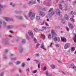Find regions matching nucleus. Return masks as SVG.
I'll return each mask as SVG.
<instances>
[{"label": "nucleus", "instance_id": "f257e3e1", "mask_svg": "<svg viewBox=\"0 0 76 76\" xmlns=\"http://www.w3.org/2000/svg\"><path fill=\"white\" fill-rule=\"evenodd\" d=\"M28 35H29L30 36H31L32 38H34V35L33 33L31 31H29L28 33H26V39H28V40H29V39H30V38L28 36Z\"/></svg>", "mask_w": 76, "mask_h": 76}, {"label": "nucleus", "instance_id": "ea45409f", "mask_svg": "<svg viewBox=\"0 0 76 76\" xmlns=\"http://www.w3.org/2000/svg\"><path fill=\"white\" fill-rule=\"evenodd\" d=\"M60 3H64V1L63 0V1H60Z\"/></svg>", "mask_w": 76, "mask_h": 76}, {"label": "nucleus", "instance_id": "338daca9", "mask_svg": "<svg viewBox=\"0 0 76 76\" xmlns=\"http://www.w3.org/2000/svg\"><path fill=\"white\" fill-rule=\"evenodd\" d=\"M4 57L5 58H6V56L4 55Z\"/></svg>", "mask_w": 76, "mask_h": 76}, {"label": "nucleus", "instance_id": "6ab92c4d", "mask_svg": "<svg viewBox=\"0 0 76 76\" xmlns=\"http://www.w3.org/2000/svg\"><path fill=\"white\" fill-rule=\"evenodd\" d=\"M58 6L59 9H61V10H62V9H63V7H62V5H61V4H59L58 5Z\"/></svg>", "mask_w": 76, "mask_h": 76}, {"label": "nucleus", "instance_id": "f704fd0d", "mask_svg": "<svg viewBox=\"0 0 76 76\" xmlns=\"http://www.w3.org/2000/svg\"><path fill=\"white\" fill-rule=\"evenodd\" d=\"M26 42V40L23 39L22 41V42L24 44Z\"/></svg>", "mask_w": 76, "mask_h": 76}, {"label": "nucleus", "instance_id": "7c9ffc66", "mask_svg": "<svg viewBox=\"0 0 76 76\" xmlns=\"http://www.w3.org/2000/svg\"><path fill=\"white\" fill-rule=\"evenodd\" d=\"M8 52V50L5 49L4 50V53L5 54H6Z\"/></svg>", "mask_w": 76, "mask_h": 76}, {"label": "nucleus", "instance_id": "6e6d98bb", "mask_svg": "<svg viewBox=\"0 0 76 76\" xmlns=\"http://www.w3.org/2000/svg\"><path fill=\"white\" fill-rule=\"evenodd\" d=\"M36 56H38V57H39V53L36 54Z\"/></svg>", "mask_w": 76, "mask_h": 76}, {"label": "nucleus", "instance_id": "864d4df0", "mask_svg": "<svg viewBox=\"0 0 76 76\" xmlns=\"http://www.w3.org/2000/svg\"><path fill=\"white\" fill-rule=\"evenodd\" d=\"M18 11H17V10H15V13H16V14H18Z\"/></svg>", "mask_w": 76, "mask_h": 76}, {"label": "nucleus", "instance_id": "a878e982", "mask_svg": "<svg viewBox=\"0 0 76 76\" xmlns=\"http://www.w3.org/2000/svg\"><path fill=\"white\" fill-rule=\"evenodd\" d=\"M10 6H12V7H14V6H15V4H13V3L12 2L10 3Z\"/></svg>", "mask_w": 76, "mask_h": 76}, {"label": "nucleus", "instance_id": "0eeeda50", "mask_svg": "<svg viewBox=\"0 0 76 76\" xmlns=\"http://www.w3.org/2000/svg\"><path fill=\"white\" fill-rule=\"evenodd\" d=\"M70 67H69V68H72V69H74V70H76V66H75L74 65V64H70Z\"/></svg>", "mask_w": 76, "mask_h": 76}, {"label": "nucleus", "instance_id": "c85d7f7f", "mask_svg": "<svg viewBox=\"0 0 76 76\" xmlns=\"http://www.w3.org/2000/svg\"><path fill=\"white\" fill-rule=\"evenodd\" d=\"M45 75H46V76H48V71H46L45 73Z\"/></svg>", "mask_w": 76, "mask_h": 76}, {"label": "nucleus", "instance_id": "8fccbe9b", "mask_svg": "<svg viewBox=\"0 0 76 76\" xmlns=\"http://www.w3.org/2000/svg\"><path fill=\"white\" fill-rule=\"evenodd\" d=\"M62 22L63 23H65V21L62 19Z\"/></svg>", "mask_w": 76, "mask_h": 76}, {"label": "nucleus", "instance_id": "72a5a7b5", "mask_svg": "<svg viewBox=\"0 0 76 76\" xmlns=\"http://www.w3.org/2000/svg\"><path fill=\"white\" fill-rule=\"evenodd\" d=\"M3 5H1V4H0V10H1V9H2V8H3Z\"/></svg>", "mask_w": 76, "mask_h": 76}, {"label": "nucleus", "instance_id": "c756f323", "mask_svg": "<svg viewBox=\"0 0 76 76\" xmlns=\"http://www.w3.org/2000/svg\"><path fill=\"white\" fill-rule=\"evenodd\" d=\"M31 4H35V1H31Z\"/></svg>", "mask_w": 76, "mask_h": 76}, {"label": "nucleus", "instance_id": "393cba45", "mask_svg": "<svg viewBox=\"0 0 76 76\" xmlns=\"http://www.w3.org/2000/svg\"><path fill=\"white\" fill-rule=\"evenodd\" d=\"M6 41L5 42V44L6 45H7L9 43V41H8V40H6Z\"/></svg>", "mask_w": 76, "mask_h": 76}, {"label": "nucleus", "instance_id": "4c0bfd02", "mask_svg": "<svg viewBox=\"0 0 76 76\" xmlns=\"http://www.w3.org/2000/svg\"><path fill=\"white\" fill-rule=\"evenodd\" d=\"M37 72V70H35L32 72L33 73H36Z\"/></svg>", "mask_w": 76, "mask_h": 76}, {"label": "nucleus", "instance_id": "09e8293b", "mask_svg": "<svg viewBox=\"0 0 76 76\" xmlns=\"http://www.w3.org/2000/svg\"><path fill=\"white\" fill-rule=\"evenodd\" d=\"M66 29L67 31H68V32H69V28H68V27H66Z\"/></svg>", "mask_w": 76, "mask_h": 76}, {"label": "nucleus", "instance_id": "4468645a", "mask_svg": "<svg viewBox=\"0 0 76 76\" xmlns=\"http://www.w3.org/2000/svg\"><path fill=\"white\" fill-rule=\"evenodd\" d=\"M19 50L20 53H22V52H23V49L20 48H19Z\"/></svg>", "mask_w": 76, "mask_h": 76}, {"label": "nucleus", "instance_id": "7ed1b4c3", "mask_svg": "<svg viewBox=\"0 0 76 76\" xmlns=\"http://www.w3.org/2000/svg\"><path fill=\"white\" fill-rule=\"evenodd\" d=\"M54 38L53 37V38L54 41H55V42H57V41H58V42L60 41V38L59 37H56L54 36Z\"/></svg>", "mask_w": 76, "mask_h": 76}, {"label": "nucleus", "instance_id": "69168bd1", "mask_svg": "<svg viewBox=\"0 0 76 76\" xmlns=\"http://www.w3.org/2000/svg\"><path fill=\"white\" fill-rule=\"evenodd\" d=\"M28 3L29 4H31V1H29V2H28Z\"/></svg>", "mask_w": 76, "mask_h": 76}, {"label": "nucleus", "instance_id": "b1692460", "mask_svg": "<svg viewBox=\"0 0 76 76\" xmlns=\"http://www.w3.org/2000/svg\"><path fill=\"white\" fill-rule=\"evenodd\" d=\"M57 12H58V15H60V10H57Z\"/></svg>", "mask_w": 76, "mask_h": 76}, {"label": "nucleus", "instance_id": "603ef678", "mask_svg": "<svg viewBox=\"0 0 76 76\" xmlns=\"http://www.w3.org/2000/svg\"><path fill=\"white\" fill-rule=\"evenodd\" d=\"M54 14V12L53 11L51 12V15H53Z\"/></svg>", "mask_w": 76, "mask_h": 76}, {"label": "nucleus", "instance_id": "39448f33", "mask_svg": "<svg viewBox=\"0 0 76 76\" xmlns=\"http://www.w3.org/2000/svg\"><path fill=\"white\" fill-rule=\"evenodd\" d=\"M5 20L7 22H8V21H13V19L10 17L6 18Z\"/></svg>", "mask_w": 76, "mask_h": 76}, {"label": "nucleus", "instance_id": "cd10ccee", "mask_svg": "<svg viewBox=\"0 0 76 76\" xmlns=\"http://www.w3.org/2000/svg\"><path fill=\"white\" fill-rule=\"evenodd\" d=\"M36 18L37 20H39V19H40V17L39 16H37L36 17Z\"/></svg>", "mask_w": 76, "mask_h": 76}, {"label": "nucleus", "instance_id": "1a4fd4ad", "mask_svg": "<svg viewBox=\"0 0 76 76\" xmlns=\"http://www.w3.org/2000/svg\"><path fill=\"white\" fill-rule=\"evenodd\" d=\"M61 40H62V41L64 42H66V38L64 37H61Z\"/></svg>", "mask_w": 76, "mask_h": 76}, {"label": "nucleus", "instance_id": "f3484780", "mask_svg": "<svg viewBox=\"0 0 76 76\" xmlns=\"http://www.w3.org/2000/svg\"><path fill=\"white\" fill-rule=\"evenodd\" d=\"M75 50V47H72L71 49V51L72 52L74 51Z\"/></svg>", "mask_w": 76, "mask_h": 76}, {"label": "nucleus", "instance_id": "3c124183", "mask_svg": "<svg viewBox=\"0 0 76 76\" xmlns=\"http://www.w3.org/2000/svg\"><path fill=\"white\" fill-rule=\"evenodd\" d=\"M40 64H41V63H39V64H38V67L39 69L40 68Z\"/></svg>", "mask_w": 76, "mask_h": 76}, {"label": "nucleus", "instance_id": "a211bd4d", "mask_svg": "<svg viewBox=\"0 0 76 76\" xmlns=\"http://www.w3.org/2000/svg\"><path fill=\"white\" fill-rule=\"evenodd\" d=\"M33 39L34 41L35 42V43H37V40L36 39L35 37H34Z\"/></svg>", "mask_w": 76, "mask_h": 76}, {"label": "nucleus", "instance_id": "5fc2aeb1", "mask_svg": "<svg viewBox=\"0 0 76 76\" xmlns=\"http://www.w3.org/2000/svg\"><path fill=\"white\" fill-rule=\"evenodd\" d=\"M47 69V67L46 66H45L44 67V69H43V70H45Z\"/></svg>", "mask_w": 76, "mask_h": 76}, {"label": "nucleus", "instance_id": "9d476101", "mask_svg": "<svg viewBox=\"0 0 76 76\" xmlns=\"http://www.w3.org/2000/svg\"><path fill=\"white\" fill-rule=\"evenodd\" d=\"M64 17L65 19H66V20H69V16L67 14H65L64 15Z\"/></svg>", "mask_w": 76, "mask_h": 76}, {"label": "nucleus", "instance_id": "2f4dec72", "mask_svg": "<svg viewBox=\"0 0 76 76\" xmlns=\"http://www.w3.org/2000/svg\"><path fill=\"white\" fill-rule=\"evenodd\" d=\"M28 17H30V16H32V12H29V14H28Z\"/></svg>", "mask_w": 76, "mask_h": 76}, {"label": "nucleus", "instance_id": "6e6552de", "mask_svg": "<svg viewBox=\"0 0 76 76\" xmlns=\"http://www.w3.org/2000/svg\"><path fill=\"white\" fill-rule=\"evenodd\" d=\"M52 34L53 35L52 36V37L53 38L54 35H56V33L54 30H52L51 31Z\"/></svg>", "mask_w": 76, "mask_h": 76}, {"label": "nucleus", "instance_id": "0e129e2a", "mask_svg": "<svg viewBox=\"0 0 76 76\" xmlns=\"http://www.w3.org/2000/svg\"><path fill=\"white\" fill-rule=\"evenodd\" d=\"M53 45V42H52L51 43V44L50 45V47H51V46H52V45Z\"/></svg>", "mask_w": 76, "mask_h": 76}, {"label": "nucleus", "instance_id": "423d86ee", "mask_svg": "<svg viewBox=\"0 0 76 76\" xmlns=\"http://www.w3.org/2000/svg\"><path fill=\"white\" fill-rule=\"evenodd\" d=\"M35 13L34 12H33L32 14V15L31 17L30 18V19L31 20H33L35 19Z\"/></svg>", "mask_w": 76, "mask_h": 76}, {"label": "nucleus", "instance_id": "5701e85b", "mask_svg": "<svg viewBox=\"0 0 76 76\" xmlns=\"http://www.w3.org/2000/svg\"><path fill=\"white\" fill-rule=\"evenodd\" d=\"M41 35L42 36H43V39H45V35H44L43 34H41Z\"/></svg>", "mask_w": 76, "mask_h": 76}, {"label": "nucleus", "instance_id": "9b49d317", "mask_svg": "<svg viewBox=\"0 0 76 76\" xmlns=\"http://www.w3.org/2000/svg\"><path fill=\"white\" fill-rule=\"evenodd\" d=\"M69 28L71 29H73V25L71 23L69 24Z\"/></svg>", "mask_w": 76, "mask_h": 76}, {"label": "nucleus", "instance_id": "79ce46f5", "mask_svg": "<svg viewBox=\"0 0 76 76\" xmlns=\"http://www.w3.org/2000/svg\"><path fill=\"white\" fill-rule=\"evenodd\" d=\"M21 66H22V67H24V66H25V63H22V64H21Z\"/></svg>", "mask_w": 76, "mask_h": 76}, {"label": "nucleus", "instance_id": "774afa93", "mask_svg": "<svg viewBox=\"0 0 76 76\" xmlns=\"http://www.w3.org/2000/svg\"><path fill=\"white\" fill-rule=\"evenodd\" d=\"M64 10H65V11L67 10V7H66L65 8Z\"/></svg>", "mask_w": 76, "mask_h": 76}, {"label": "nucleus", "instance_id": "20e7f679", "mask_svg": "<svg viewBox=\"0 0 76 76\" xmlns=\"http://www.w3.org/2000/svg\"><path fill=\"white\" fill-rule=\"evenodd\" d=\"M70 45V44L69 43H66L64 46V49H67L69 47V46Z\"/></svg>", "mask_w": 76, "mask_h": 76}, {"label": "nucleus", "instance_id": "ddd939ff", "mask_svg": "<svg viewBox=\"0 0 76 76\" xmlns=\"http://www.w3.org/2000/svg\"><path fill=\"white\" fill-rule=\"evenodd\" d=\"M40 48H41L44 50H46V49H45V48H44V45L43 44L41 45Z\"/></svg>", "mask_w": 76, "mask_h": 76}, {"label": "nucleus", "instance_id": "c9c22d12", "mask_svg": "<svg viewBox=\"0 0 76 76\" xmlns=\"http://www.w3.org/2000/svg\"><path fill=\"white\" fill-rule=\"evenodd\" d=\"M55 46L57 47V48H58L60 46V45L58 44H55Z\"/></svg>", "mask_w": 76, "mask_h": 76}, {"label": "nucleus", "instance_id": "2eb2a0df", "mask_svg": "<svg viewBox=\"0 0 76 76\" xmlns=\"http://www.w3.org/2000/svg\"><path fill=\"white\" fill-rule=\"evenodd\" d=\"M42 28L43 29L42 30H41L40 29H39V31H44V29H46L47 28H46V27H45L44 26H43L42 27Z\"/></svg>", "mask_w": 76, "mask_h": 76}, {"label": "nucleus", "instance_id": "4d7b16f0", "mask_svg": "<svg viewBox=\"0 0 76 76\" xmlns=\"http://www.w3.org/2000/svg\"><path fill=\"white\" fill-rule=\"evenodd\" d=\"M70 13H71V15H72L74 14V13H73V12L71 11L70 12Z\"/></svg>", "mask_w": 76, "mask_h": 76}, {"label": "nucleus", "instance_id": "dca6fc26", "mask_svg": "<svg viewBox=\"0 0 76 76\" xmlns=\"http://www.w3.org/2000/svg\"><path fill=\"white\" fill-rule=\"evenodd\" d=\"M73 39L74 41L76 43V34H75V37H74Z\"/></svg>", "mask_w": 76, "mask_h": 76}, {"label": "nucleus", "instance_id": "de8ad7c7", "mask_svg": "<svg viewBox=\"0 0 76 76\" xmlns=\"http://www.w3.org/2000/svg\"><path fill=\"white\" fill-rule=\"evenodd\" d=\"M53 8H51L49 11V12H50L51 11H52V10H53Z\"/></svg>", "mask_w": 76, "mask_h": 76}, {"label": "nucleus", "instance_id": "e433bc0d", "mask_svg": "<svg viewBox=\"0 0 76 76\" xmlns=\"http://www.w3.org/2000/svg\"><path fill=\"white\" fill-rule=\"evenodd\" d=\"M73 16H72L71 17V18H70V20L71 21H73Z\"/></svg>", "mask_w": 76, "mask_h": 76}, {"label": "nucleus", "instance_id": "a19ab883", "mask_svg": "<svg viewBox=\"0 0 76 76\" xmlns=\"http://www.w3.org/2000/svg\"><path fill=\"white\" fill-rule=\"evenodd\" d=\"M11 59L12 60H16V58L15 57H14L12 58H11Z\"/></svg>", "mask_w": 76, "mask_h": 76}, {"label": "nucleus", "instance_id": "f03ea898", "mask_svg": "<svg viewBox=\"0 0 76 76\" xmlns=\"http://www.w3.org/2000/svg\"><path fill=\"white\" fill-rule=\"evenodd\" d=\"M38 10H39L40 11L39 12V15L41 16H42V17H43V16H45V14L44 13L41 11L42 10L41 7H38Z\"/></svg>", "mask_w": 76, "mask_h": 76}, {"label": "nucleus", "instance_id": "c03bdc74", "mask_svg": "<svg viewBox=\"0 0 76 76\" xmlns=\"http://www.w3.org/2000/svg\"><path fill=\"white\" fill-rule=\"evenodd\" d=\"M51 37V34H49L48 36V38H50Z\"/></svg>", "mask_w": 76, "mask_h": 76}, {"label": "nucleus", "instance_id": "e2e57ef3", "mask_svg": "<svg viewBox=\"0 0 76 76\" xmlns=\"http://www.w3.org/2000/svg\"><path fill=\"white\" fill-rule=\"evenodd\" d=\"M27 61H30V60H31V58H28L27 59Z\"/></svg>", "mask_w": 76, "mask_h": 76}, {"label": "nucleus", "instance_id": "aec40b11", "mask_svg": "<svg viewBox=\"0 0 76 76\" xmlns=\"http://www.w3.org/2000/svg\"><path fill=\"white\" fill-rule=\"evenodd\" d=\"M47 18H48V19H50V18H51V16L50 15V14H48L46 16Z\"/></svg>", "mask_w": 76, "mask_h": 76}, {"label": "nucleus", "instance_id": "473e14b6", "mask_svg": "<svg viewBox=\"0 0 76 76\" xmlns=\"http://www.w3.org/2000/svg\"><path fill=\"white\" fill-rule=\"evenodd\" d=\"M18 72L20 73L22 72V69H21L19 68L18 69Z\"/></svg>", "mask_w": 76, "mask_h": 76}, {"label": "nucleus", "instance_id": "a18cd8bd", "mask_svg": "<svg viewBox=\"0 0 76 76\" xmlns=\"http://www.w3.org/2000/svg\"><path fill=\"white\" fill-rule=\"evenodd\" d=\"M61 73H63V74H64V75H66V73H64V72H63V71H61Z\"/></svg>", "mask_w": 76, "mask_h": 76}, {"label": "nucleus", "instance_id": "49530a36", "mask_svg": "<svg viewBox=\"0 0 76 76\" xmlns=\"http://www.w3.org/2000/svg\"><path fill=\"white\" fill-rule=\"evenodd\" d=\"M4 75V73L3 72H2L0 73V76H3Z\"/></svg>", "mask_w": 76, "mask_h": 76}, {"label": "nucleus", "instance_id": "4be33fe9", "mask_svg": "<svg viewBox=\"0 0 76 76\" xmlns=\"http://www.w3.org/2000/svg\"><path fill=\"white\" fill-rule=\"evenodd\" d=\"M25 18H26V19H27V20H28V17H27V16L26 15V14H23Z\"/></svg>", "mask_w": 76, "mask_h": 76}, {"label": "nucleus", "instance_id": "37998d69", "mask_svg": "<svg viewBox=\"0 0 76 76\" xmlns=\"http://www.w3.org/2000/svg\"><path fill=\"white\" fill-rule=\"evenodd\" d=\"M39 45V43H37L36 45V48H38V47Z\"/></svg>", "mask_w": 76, "mask_h": 76}, {"label": "nucleus", "instance_id": "680f3d73", "mask_svg": "<svg viewBox=\"0 0 76 76\" xmlns=\"http://www.w3.org/2000/svg\"><path fill=\"white\" fill-rule=\"evenodd\" d=\"M26 71H28V72H29V68H28L26 70Z\"/></svg>", "mask_w": 76, "mask_h": 76}, {"label": "nucleus", "instance_id": "13d9d810", "mask_svg": "<svg viewBox=\"0 0 76 76\" xmlns=\"http://www.w3.org/2000/svg\"><path fill=\"white\" fill-rule=\"evenodd\" d=\"M18 13H22V11H19L18 12Z\"/></svg>", "mask_w": 76, "mask_h": 76}, {"label": "nucleus", "instance_id": "f8f14e48", "mask_svg": "<svg viewBox=\"0 0 76 76\" xmlns=\"http://www.w3.org/2000/svg\"><path fill=\"white\" fill-rule=\"evenodd\" d=\"M7 29H12V28H13V26L12 25H10L7 26Z\"/></svg>", "mask_w": 76, "mask_h": 76}, {"label": "nucleus", "instance_id": "bf43d9fd", "mask_svg": "<svg viewBox=\"0 0 76 76\" xmlns=\"http://www.w3.org/2000/svg\"><path fill=\"white\" fill-rule=\"evenodd\" d=\"M3 25H6V23H5V22L3 21Z\"/></svg>", "mask_w": 76, "mask_h": 76}, {"label": "nucleus", "instance_id": "58836bf2", "mask_svg": "<svg viewBox=\"0 0 76 76\" xmlns=\"http://www.w3.org/2000/svg\"><path fill=\"white\" fill-rule=\"evenodd\" d=\"M15 64L16 65H18V64H20V62L17 61L16 62Z\"/></svg>", "mask_w": 76, "mask_h": 76}, {"label": "nucleus", "instance_id": "412c9836", "mask_svg": "<svg viewBox=\"0 0 76 76\" xmlns=\"http://www.w3.org/2000/svg\"><path fill=\"white\" fill-rule=\"evenodd\" d=\"M15 16L16 18H19V19H22V16H16L15 15Z\"/></svg>", "mask_w": 76, "mask_h": 76}, {"label": "nucleus", "instance_id": "bb28decb", "mask_svg": "<svg viewBox=\"0 0 76 76\" xmlns=\"http://www.w3.org/2000/svg\"><path fill=\"white\" fill-rule=\"evenodd\" d=\"M51 67L53 69H54L56 68V67L55 66V65H52L51 66Z\"/></svg>", "mask_w": 76, "mask_h": 76}, {"label": "nucleus", "instance_id": "052dcab7", "mask_svg": "<svg viewBox=\"0 0 76 76\" xmlns=\"http://www.w3.org/2000/svg\"><path fill=\"white\" fill-rule=\"evenodd\" d=\"M45 24L46 25V26H48V23L47 22L45 23Z\"/></svg>", "mask_w": 76, "mask_h": 76}]
</instances>
